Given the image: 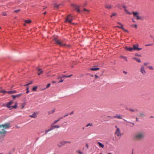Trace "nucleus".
Returning <instances> with one entry per match:
<instances>
[{
  "label": "nucleus",
  "instance_id": "f257e3e1",
  "mask_svg": "<svg viewBox=\"0 0 154 154\" xmlns=\"http://www.w3.org/2000/svg\"><path fill=\"white\" fill-rule=\"evenodd\" d=\"M10 127V124L9 123H5L1 125H0V132H3L5 131V135L7 132L6 130L9 128Z\"/></svg>",
  "mask_w": 154,
  "mask_h": 154
},
{
  "label": "nucleus",
  "instance_id": "f03ea898",
  "mask_svg": "<svg viewBox=\"0 0 154 154\" xmlns=\"http://www.w3.org/2000/svg\"><path fill=\"white\" fill-rule=\"evenodd\" d=\"M13 103V101H11L8 102L6 105V106L10 109H12V108L16 109L17 107V103L15 102V104L14 106H11V104Z\"/></svg>",
  "mask_w": 154,
  "mask_h": 154
},
{
  "label": "nucleus",
  "instance_id": "7ed1b4c3",
  "mask_svg": "<svg viewBox=\"0 0 154 154\" xmlns=\"http://www.w3.org/2000/svg\"><path fill=\"white\" fill-rule=\"evenodd\" d=\"M144 134L142 133H139L135 135L134 137L136 139H140L144 137Z\"/></svg>",
  "mask_w": 154,
  "mask_h": 154
},
{
  "label": "nucleus",
  "instance_id": "20e7f679",
  "mask_svg": "<svg viewBox=\"0 0 154 154\" xmlns=\"http://www.w3.org/2000/svg\"><path fill=\"white\" fill-rule=\"evenodd\" d=\"M140 73L143 75H144L146 73V72L145 70V67L143 66H142L140 69Z\"/></svg>",
  "mask_w": 154,
  "mask_h": 154
},
{
  "label": "nucleus",
  "instance_id": "39448f33",
  "mask_svg": "<svg viewBox=\"0 0 154 154\" xmlns=\"http://www.w3.org/2000/svg\"><path fill=\"white\" fill-rule=\"evenodd\" d=\"M115 127L116 128V130L115 132V134L118 137H120L121 136V133L120 132V129L116 126H115Z\"/></svg>",
  "mask_w": 154,
  "mask_h": 154
},
{
  "label": "nucleus",
  "instance_id": "423d86ee",
  "mask_svg": "<svg viewBox=\"0 0 154 154\" xmlns=\"http://www.w3.org/2000/svg\"><path fill=\"white\" fill-rule=\"evenodd\" d=\"M54 40L56 43L58 45H59L60 46H64L65 45V44H63L62 43V42L60 39H57L56 38H54Z\"/></svg>",
  "mask_w": 154,
  "mask_h": 154
},
{
  "label": "nucleus",
  "instance_id": "0eeeda50",
  "mask_svg": "<svg viewBox=\"0 0 154 154\" xmlns=\"http://www.w3.org/2000/svg\"><path fill=\"white\" fill-rule=\"evenodd\" d=\"M73 20V18L71 17L70 15H69L67 17L66 20V22H69L71 23L72 20Z\"/></svg>",
  "mask_w": 154,
  "mask_h": 154
},
{
  "label": "nucleus",
  "instance_id": "6e6552de",
  "mask_svg": "<svg viewBox=\"0 0 154 154\" xmlns=\"http://www.w3.org/2000/svg\"><path fill=\"white\" fill-rule=\"evenodd\" d=\"M138 45L137 44V45H133V50H137V51H139L140 50H142V48H138Z\"/></svg>",
  "mask_w": 154,
  "mask_h": 154
},
{
  "label": "nucleus",
  "instance_id": "1a4fd4ad",
  "mask_svg": "<svg viewBox=\"0 0 154 154\" xmlns=\"http://www.w3.org/2000/svg\"><path fill=\"white\" fill-rule=\"evenodd\" d=\"M133 14L134 16L137 17V20H139L140 18V17L138 14V13L137 12H133Z\"/></svg>",
  "mask_w": 154,
  "mask_h": 154
},
{
  "label": "nucleus",
  "instance_id": "9d476101",
  "mask_svg": "<svg viewBox=\"0 0 154 154\" xmlns=\"http://www.w3.org/2000/svg\"><path fill=\"white\" fill-rule=\"evenodd\" d=\"M22 94V93H21L18 94H17L16 95H12V97L13 99H14L16 98L19 97H20V96Z\"/></svg>",
  "mask_w": 154,
  "mask_h": 154
},
{
  "label": "nucleus",
  "instance_id": "9b49d317",
  "mask_svg": "<svg viewBox=\"0 0 154 154\" xmlns=\"http://www.w3.org/2000/svg\"><path fill=\"white\" fill-rule=\"evenodd\" d=\"M125 49L128 51H133V48L131 47H128L127 46H126L125 47Z\"/></svg>",
  "mask_w": 154,
  "mask_h": 154
},
{
  "label": "nucleus",
  "instance_id": "f8f14e48",
  "mask_svg": "<svg viewBox=\"0 0 154 154\" xmlns=\"http://www.w3.org/2000/svg\"><path fill=\"white\" fill-rule=\"evenodd\" d=\"M37 69L38 71L39 72L38 73V75H40V74L43 73V71L42 69L37 68Z\"/></svg>",
  "mask_w": 154,
  "mask_h": 154
},
{
  "label": "nucleus",
  "instance_id": "ddd939ff",
  "mask_svg": "<svg viewBox=\"0 0 154 154\" xmlns=\"http://www.w3.org/2000/svg\"><path fill=\"white\" fill-rule=\"evenodd\" d=\"M5 131L3 132H0V138L5 136Z\"/></svg>",
  "mask_w": 154,
  "mask_h": 154
},
{
  "label": "nucleus",
  "instance_id": "4468645a",
  "mask_svg": "<svg viewBox=\"0 0 154 154\" xmlns=\"http://www.w3.org/2000/svg\"><path fill=\"white\" fill-rule=\"evenodd\" d=\"M29 117L33 118H35L37 117V114L35 112H34L33 114L30 115Z\"/></svg>",
  "mask_w": 154,
  "mask_h": 154
},
{
  "label": "nucleus",
  "instance_id": "2eb2a0df",
  "mask_svg": "<svg viewBox=\"0 0 154 154\" xmlns=\"http://www.w3.org/2000/svg\"><path fill=\"white\" fill-rule=\"evenodd\" d=\"M114 118H117L119 119H122V116L121 115H117L113 117Z\"/></svg>",
  "mask_w": 154,
  "mask_h": 154
},
{
  "label": "nucleus",
  "instance_id": "dca6fc26",
  "mask_svg": "<svg viewBox=\"0 0 154 154\" xmlns=\"http://www.w3.org/2000/svg\"><path fill=\"white\" fill-rule=\"evenodd\" d=\"M17 92V91L15 90H14L13 91H9L7 92V93H8L9 94L16 93Z\"/></svg>",
  "mask_w": 154,
  "mask_h": 154
},
{
  "label": "nucleus",
  "instance_id": "f3484780",
  "mask_svg": "<svg viewBox=\"0 0 154 154\" xmlns=\"http://www.w3.org/2000/svg\"><path fill=\"white\" fill-rule=\"evenodd\" d=\"M62 118H58L57 120H55L54 122L52 123L53 125H54V124H56L57 122L59 121Z\"/></svg>",
  "mask_w": 154,
  "mask_h": 154
},
{
  "label": "nucleus",
  "instance_id": "a211bd4d",
  "mask_svg": "<svg viewBox=\"0 0 154 154\" xmlns=\"http://www.w3.org/2000/svg\"><path fill=\"white\" fill-rule=\"evenodd\" d=\"M60 145H58V146H60L64 145L65 144L64 143V140H62L60 142Z\"/></svg>",
  "mask_w": 154,
  "mask_h": 154
},
{
  "label": "nucleus",
  "instance_id": "6ab92c4d",
  "mask_svg": "<svg viewBox=\"0 0 154 154\" xmlns=\"http://www.w3.org/2000/svg\"><path fill=\"white\" fill-rule=\"evenodd\" d=\"M99 69V68H92L90 69L92 71H97Z\"/></svg>",
  "mask_w": 154,
  "mask_h": 154
},
{
  "label": "nucleus",
  "instance_id": "aec40b11",
  "mask_svg": "<svg viewBox=\"0 0 154 154\" xmlns=\"http://www.w3.org/2000/svg\"><path fill=\"white\" fill-rule=\"evenodd\" d=\"M97 143L100 146V147H101L103 148L104 147V145L102 143H101L100 142H98Z\"/></svg>",
  "mask_w": 154,
  "mask_h": 154
},
{
  "label": "nucleus",
  "instance_id": "412c9836",
  "mask_svg": "<svg viewBox=\"0 0 154 154\" xmlns=\"http://www.w3.org/2000/svg\"><path fill=\"white\" fill-rule=\"evenodd\" d=\"M72 75H62V77H61V78L59 77V78H58V79H60V78H65V77H69Z\"/></svg>",
  "mask_w": 154,
  "mask_h": 154
},
{
  "label": "nucleus",
  "instance_id": "4be33fe9",
  "mask_svg": "<svg viewBox=\"0 0 154 154\" xmlns=\"http://www.w3.org/2000/svg\"><path fill=\"white\" fill-rule=\"evenodd\" d=\"M79 5H76L75 7V8L77 10V11L78 12H79L80 10L79 9Z\"/></svg>",
  "mask_w": 154,
  "mask_h": 154
},
{
  "label": "nucleus",
  "instance_id": "5701e85b",
  "mask_svg": "<svg viewBox=\"0 0 154 154\" xmlns=\"http://www.w3.org/2000/svg\"><path fill=\"white\" fill-rule=\"evenodd\" d=\"M133 59L134 60H136L137 62L140 63L141 62V60L139 58H137L135 57H134Z\"/></svg>",
  "mask_w": 154,
  "mask_h": 154
},
{
  "label": "nucleus",
  "instance_id": "b1692460",
  "mask_svg": "<svg viewBox=\"0 0 154 154\" xmlns=\"http://www.w3.org/2000/svg\"><path fill=\"white\" fill-rule=\"evenodd\" d=\"M51 130H52L51 128H49L48 130H45V134H47V133H48V132Z\"/></svg>",
  "mask_w": 154,
  "mask_h": 154
},
{
  "label": "nucleus",
  "instance_id": "393cba45",
  "mask_svg": "<svg viewBox=\"0 0 154 154\" xmlns=\"http://www.w3.org/2000/svg\"><path fill=\"white\" fill-rule=\"evenodd\" d=\"M24 21L26 23H29L31 22V20H26Z\"/></svg>",
  "mask_w": 154,
  "mask_h": 154
},
{
  "label": "nucleus",
  "instance_id": "a878e982",
  "mask_svg": "<svg viewBox=\"0 0 154 154\" xmlns=\"http://www.w3.org/2000/svg\"><path fill=\"white\" fill-rule=\"evenodd\" d=\"M51 128L52 130L55 128V125H53V123L51 125Z\"/></svg>",
  "mask_w": 154,
  "mask_h": 154
},
{
  "label": "nucleus",
  "instance_id": "bb28decb",
  "mask_svg": "<svg viewBox=\"0 0 154 154\" xmlns=\"http://www.w3.org/2000/svg\"><path fill=\"white\" fill-rule=\"evenodd\" d=\"M120 57L121 58L124 59L125 61H128V60L127 59V58L126 57L123 56H121Z\"/></svg>",
  "mask_w": 154,
  "mask_h": 154
},
{
  "label": "nucleus",
  "instance_id": "cd10ccee",
  "mask_svg": "<svg viewBox=\"0 0 154 154\" xmlns=\"http://www.w3.org/2000/svg\"><path fill=\"white\" fill-rule=\"evenodd\" d=\"M106 8H107L110 9V8H111V6L110 5H106Z\"/></svg>",
  "mask_w": 154,
  "mask_h": 154
},
{
  "label": "nucleus",
  "instance_id": "c85d7f7f",
  "mask_svg": "<svg viewBox=\"0 0 154 154\" xmlns=\"http://www.w3.org/2000/svg\"><path fill=\"white\" fill-rule=\"evenodd\" d=\"M37 88V86H35V87H33L32 88V90L33 91H36Z\"/></svg>",
  "mask_w": 154,
  "mask_h": 154
},
{
  "label": "nucleus",
  "instance_id": "c756f323",
  "mask_svg": "<svg viewBox=\"0 0 154 154\" xmlns=\"http://www.w3.org/2000/svg\"><path fill=\"white\" fill-rule=\"evenodd\" d=\"M32 83V82L31 81L30 82H29V83H27V84H26V85H24V86H28L29 85L31 84Z\"/></svg>",
  "mask_w": 154,
  "mask_h": 154
},
{
  "label": "nucleus",
  "instance_id": "7c9ffc66",
  "mask_svg": "<svg viewBox=\"0 0 154 154\" xmlns=\"http://www.w3.org/2000/svg\"><path fill=\"white\" fill-rule=\"evenodd\" d=\"M120 26H121L120 27V28H121V29H122L123 30L124 29L123 25L122 24H121V25H120Z\"/></svg>",
  "mask_w": 154,
  "mask_h": 154
},
{
  "label": "nucleus",
  "instance_id": "2f4dec72",
  "mask_svg": "<svg viewBox=\"0 0 154 154\" xmlns=\"http://www.w3.org/2000/svg\"><path fill=\"white\" fill-rule=\"evenodd\" d=\"M7 92L8 91H7L5 90H2L0 91V93L2 92V93H7Z\"/></svg>",
  "mask_w": 154,
  "mask_h": 154
},
{
  "label": "nucleus",
  "instance_id": "473e14b6",
  "mask_svg": "<svg viewBox=\"0 0 154 154\" xmlns=\"http://www.w3.org/2000/svg\"><path fill=\"white\" fill-rule=\"evenodd\" d=\"M55 128H58L60 127V126L59 125H55Z\"/></svg>",
  "mask_w": 154,
  "mask_h": 154
},
{
  "label": "nucleus",
  "instance_id": "72a5a7b5",
  "mask_svg": "<svg viewBox=\"0 0 154 154\" xmlns=\"http://www.w3.org/2000/svg\"><path fill=\"white\" fill-rule=\"evenodd\" d=\"M125 11L127 12V14H131V13L129 12H128V11L127 10H125Z\"/></svg>",
  "mask_w": 154,
  "mask_h": 154
},
{
  "label": "nucleus",
  "instance_id": "f704fd0d",
  "mask_svg": "<svg viewBox=\"0 0 154 154\" xmlns=\"http://www.w3.org/2000/svg\"><path fill=\"white\" fill-rule=\"evenodd\" d=\"M123 120H124V121H126V122H129V123H131V124H132L133 125H134V123H132V122H128V121H127L126 120H125V119H123Z\"/></svg>",
  "mask_w": 154,
  "mask_h": 154
},
{
  "label": "nucleus",
  "instance_id": "c9c22d12",
  "mask_svg": "<svg viewBox=\"0 0 154 154\" xmlns=\"http://www.w3.org/2000/svg\"><path fill=\"white\" fill-rule=\"evenodd\" d=\"M26 89L27 90V91L26 92V93H28L29 92V88H28V87H27V88H26Z\"/></svg>",
  "mask_w": 154,
  "mask_h": 154
},
{
  "label": "nucleus",
  "instance_id": "e433bc0d",
  "mask_svg": "<svg viewBox=\"0 0 154 154\" xmlns=\"http://www.w3.org/2000/svg\"><path fill=\"white\" fill-rule=\"evenodd\" d=\"M20 11V10L18 9L17 10H15L14 11V12H16V13H17V12H19Z\"/></svg>",
  "mask_w": 154,
  "mask_h": 154
},
{
  "label": "nucleus",
  "instance_id": "4c0bfd02",
  "mask_svg": "<svg viewBox=\"0 0 154 154\" xmlns=\"http://www.w3.org/2000/svg\"><path fill=\"white\" fill-rule=\"evenodd\" d=\"M149 69H152V70L153 69V67L152 66H150L149 67Z\"/></svg>",
  "mask_w": 154,
  "mask_h": 154
},
{
  "label": "nucleus",
  "instance_id": "58836bf2",
  "mask_svg": "<svg viewBox=\"0 0 154 154\" xmlns=\"http://www.w3.org/2000/svg\"><path fill=\"white\" fill-rule=\"evenodd\" d=\"M116 15V13H114L113 14H112V15L111 16V17H112L113 16H115Z\"/></svg>",
  "mask_w": 154,
  "mask_h": 154
},
{
  "label": "nucleus",
  "instance_id": "ea45409f",
  "mask_svg": "<svg viewBox=\"0 0 154 154\" xmlns=\"http://www.w3.org/2000/svg\"><path fill=\"white\" fill-rule=\"evenodd\" d=\"M51 85V84L50 83L48 84L46 88H47L49 87Z\"/></svg>",
  "mask_w": 154,
  "mask_h": 154
},
{
  "label": "nucleus",
  "instance_id": "a19ab883",
  "mask_svg": "<svg viewBox=\"0 0 154 154\" xmlns=\"http://www.w3.org/2000/svg\"><path fill=\"white\" fill-rule=\"evenodd\" d=\"M55 111V109H53L51 111V113H54Z\"/></svg>",
  "mask_w": 154,
  "mask_h": 154
},
{
  "label": "nucleus",
  "instance_id": "79ce46f5",
  "mask_svg": "<svg viewBox=\"0 0 154 154\" xmlns=\"http://www.w3.org/2000/svg\"><path fill=\"white\" fill-rule=\"evenodd\" d=\"M92 125V124H88L86 125V127H88L89 126H91V125Z\"/></svg>",
  "mask_w": 154,
  "mask_h": 154
},
{
  "label": "nucleus",
  "instance_id": "37998d69",
  "mask_svg": "<svg viewBox=\"0 0 154 154\" xmlns=\"http://www.w3.org/2000/svg\"><path fill=\"white\" fill-rule=\"evenodd\" d=\"M136 55L137 56L139 57H141V55L140 54H136Z\"/></svg>",
  "mask_w": 154,
  "mask_h": 154
},
{
  "label": "nucleus",
  "instance_id": "c03bdc74",
  "mask_svg": "<svg viewBox=\"0 0 154 154\" xmlns=\"http://www.w3.org/2000/svg\"><path fill=\"white\" fill-rule=\"evenodd\" d=\"M78 152L80 154H83L82 152L81 151H78Z\"/></svg>",
  "mask_w": 154,
  "mask_h": 154
},
{
  "label": "nucleus",
  "instance_id": "a18cd8bd",
  "mask_svg": "<svg viewBox=\"0 0 154 154\" xmlns=\"http://www.w3.org/2000/svg\"><path fill=\"white\" fill-rule=\"evenodd\" d=\"M84 11H88V10L87 9H85V8H84Z\"/></svg>",
  "mask_w": 154,
  "mask_h": 154
},
{
  "label": "nucleus",
  "instance_id": "49530a36",
  "mask_svg": "<svg viewBox=\"0 0 154 154\" xmlns=\"http://www.w3.org/2000/svg\"><path fill=\"white\" fill-rule=\"evenodd\" d=\"M123 30H124V31H125V32H128V30L125 29H123Z\"/></svg>",
  "mask_w": 154,
  "mask_h": 154
},
{
  "label": "nucleus",
  "instance_id": "de8ad7c7",
  "mask_svg": "<svg viewBox=\"0 0 154 154\" xmlns=\"http://www.w3.org/2000/svg\"><path fill=\"white\" fill-rule=\"evenodd\" d=\"M63 80H61L60 81L58 82L59 83H60V82H63Z\"/></svg>",
  "mask_w": 154,
  "mask_h": 154
},
{
  "label": "nucleus",
  "instance_id": "09e8293b",
  "mask_svg": "<svg viewBox=\"0 0 154 154\" xmlns=\"http://www.w3.org/2000/svg\"><path fill=\"white\" fill-rule=\"evenodd\" d=\"M123 73L125 75H126L127 74V72H126V71H123Z\"/></svg>",
  "mask_w": 154,
  "mask_h": 154
},
{
  "label": "nucleus",
  "instance_id": "8fccbe9b",
  "mask_svg": "<svg viewBox=\"0 0 154 154\" xmlns=\"http://www.w3.org/2000/svg\"><path fill=\"white\" fill-rule=\"evenodd\" d=\"M86 147H87V148L88 149V144H86Z\"/></svg>",
  "mask_w": 154,
  "mask_h": 154
},
{
  "label": "nucleus",
  "instance_id": "3c124183",
  "mask_svg": "<svg viewBox=\"0 0 154 154\" xmlns=\"http://www.w3.org/2000/svg\"><path fill=\"white\" fill-rule=\"evenodd\" d=\"M129 110L131 111H132V112H134V110L132 109H129Z\"/></svg>",
  "mask_w": 154,
  "mask_h": 154
},
{
  "label": "nucleus",
  "instance_id": "603ef678",
  "mask_svg": "<svg viewBox=\"0 0 154 154\" xmlns=\"http://www.w3.org/2000/svg\"><path fill=\"white\" fill-rule=\"evenodd\" d=\"M64 144H65L67 143V141H65L64 140Z\"/></svg>",
  "mask_w": 154,
  "mask_h": 154
},
{
  "label": "nucleus",
  "instance_id": "864d4df0",
  "mask_svg": "<svg viewBox=\"0 0 154 154\" xmlns=\"http://www.w3.org/2000/svg\"><path fill=\"white\" fill-rule=\"evenodd\" d=\"M152 45V44H147V45H145L146 46H150V45Z\"/></svg>",
  "mask_w": 154,
  "mask_h": 154
},
{
  "label": "nucleus",
  "instance_id": "5fc2aeb1",
  "mask_svg": "<svg viewBox=\"0 0 154 154\" xmlns=\"http://www.w3.org/2000/svg\"><path fill=\"white\" fill-rule=\"evenodd\" d=\"M117 23H118L120 25H121V24H122L120 22H118Z\"/></svg>",
  "mask_w": 154,
  "mask_h": 154
},
{
  "label": "nucleus",
  "instance_id": "6e6d98bb",
  "mask_svg": "<svg viewBox=\"0 0 154 154\" xmlns=\"http://www.w3.org/2000/svg\"><path fill=\"white\" fill-rule=\"evenodd\" d=\"M95 77L96 78H98V76H97V75H95Z\"/></svg>",
  "mask_w": 154,
  "mask_h": 154
},
{
  "label": "nucleus",
  "instance_id": "4d7b16f0",
  "mask_svg": "<svg viewBox=\"0 0 154 154\" xmlns=\"http://www.w3.org/2000/svg\"><path fill=\"white\" fill-rule=\"evenodd\" d=\"M134 26L136 28H137V25H136V24H135V25H134Z\"/></svg>",
  "mask_w": 154,
  "mask_h": 154
},
{
  "label": "nucleus",
  "instance_id": "13d9d810",
  "mask_svg": "<svg viewBox=\"0 0 154 154\" xmlns=\"http://www.w3.org/2000/svg\"><path fill=\"white\" fill-rule=\"evenodd\" d=\"M71 143V142L69 141H67V143Z\"/></svg>",
  "mask_w": 154,
  "mask_h": 154
},
{
  "label": "nucleus",
  "instance_id": "bf43d9fd",
  "mask_svg": "<svg viewBox=\"0 0 154 154\" xmlns=\"http://www.w3.org/2000/svg\"><path fill=\"white\" fill-rule=\"evenodd\" d=\"M24 105H22V108H23L24 107Z\"/></svg>",
  "mask_w": 154,
  "mask_h": 154
},
{
  "label": "nucleus",
  "instance_id": "052dcab7",
  "mask_svg": "<svg viewBox=\"0 0 154 154\" xmlns=\"http://www.w3.org/2000/svg\"><path fill=\"white\" fill-rule=\"evenodd\" d=\"M3 15H6V14L5 13H3Z\"/></svg>",
  "mask_w": 154,
  "mask_h": 154
},
{
  "label": "nucleus",
  "instance_id": "680f3d73",
  "mask_svg": "<svg viewBox=\"0 0 154 154\" xmlns=\"http://www.w3.org/2000/svg\"><path fill=\"white\" fill-rule=\"evenodd\" d=\"M52 83H56V82L54 81H53L52 82Z\"/></svg>",
  "mask_w": 154,
  "mask_h": 154
},
{
  "label": "nucleus",
  "instance_id": "e2e57ef3",
  "mask_svg": "<svg viewBox=\"0 0 154 154\" xmlns=\"http://www.w3.org/2000/svg\"><path fill=\"white\" fill-rule=\"evenodd\" d=\"M66 46H67V47H70V45H66Z\"/></svg>",
  "mask_w": 154,
  "mask_h": 154
},
{
  "label": "nucleus",
  "instance_id": "0e129e2a",
  "mask_svg": "<svg viewBox=\"0 0 154 154\" xmlns=\"http://www.w3.org/2000/svg\"><path fill=\"white\" fill-rule=\"evenodd\" d=\"M115 27H117L120 28V26H115Z\"/></svg>",
  "mask_w": 154,
  "mask_h": 154
},
{
  "label": "nucleus",
  "instance_id": "69168bd1",
  "mask_svg": "<svg viewBox=\"0 0 154 154\" xmlns=\"http://www.w3.org/2000/svg\"><path fill=\"white\" fill-rule=\"evenodd\" d=\"M108 154H112L111 153H108Z\"/></svg>",
  "mask_w": 154,
  "mask_h": 154
},
{
  "label": "nucleus",
  "instance_id": "338daca9",
  "mask_svg": "<svg viewBox=\"0 0 154 154\" xmlns=\"http://www.w3.org/2000/svg\"><path fill=\"white\" fill-rule=\"evenodd\" d=\"M44 14H46V12H45L44 13Z\"/></svg>",
  "mask_w": 154,
  "mask_h": 154
},
{
  "label": "nucleus",
  "instance_id": "774afa93",
  "mask_svg": "<svg viewBox=\"0 0 154 154\" xmlns=\"http://www.w3.org/2000/svg\"><path fill=\"white\" fill-rule=\"evenodd\" d=\"M47 76H48V77H49V76H50V75H47Z\"/></svg>",
  "mask_w": 154,
  "mask_h": 154
}]
</instances>
